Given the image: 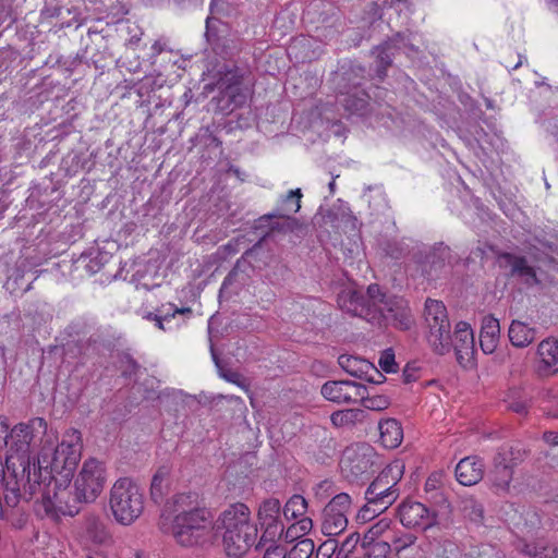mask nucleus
Wrapping results in <instances>:
<instances>
[{
  "label": "nucleus",
  "instance_id": "nucleus-1",
  "mask_svg": "<svg viewBox=\"0 0 558 558\" xmlns=\"http://www.w3.org/2000/svg\"><path fill=\"white\" fill-rule=\"evenodd\" d=\"M341 307L377 326H392L409 330L414 324L409 302L397 295H387L380 286L372 283L366 293L349 291L340 299Z\"/></svg>",
  "mask_w": 558,
  "mask_h": 558
},
{
  "label": "nucleus",
  "instance_id": "nucleus-2",
  "mask_svg": "<svg viewBox=\"0 0 558 558\" xmlns=\"http://www.w3.org/2000/svg\"><path fill=\"white\" fill-rule=\"evenodd\" d=\"M107 476L105 462L96 458L86 459L74 480L73 492L69 490V487H63L56 490L52 496L50 490L43 495V512L53 521L60 520L62 515H76L81 504H92L100 496Z\"/></svg>",
  "mask_w": 558,
  "mask_h": 558
},
{
  "label": "nucleus",
  "instance_id": "nucleus-3",
  "mask_svg": "<svg viewBox=\"0 0 558 558\" xmlns=\"http://www.w3.org/2000/svg\"><path fill=\"white\" fill-rule=\"evenodd\" d=\"M424 315L428 327L427 340L437 354L444 355L453 348L460 364L473 356L475 341L473 330L468 323L459 322L452 337L445 304L433 299L425 301Z\"/></svg>",
  "mask_w": 558,
  "mask_h": 558
},
{
  "label": "nucleus",
  "instance_id": "nucleus-4",
  "mask_svg": "<svg viewBox=\"0 0 558 558\" xmlns=\"http://www.w3.org/2000/svg\"><path fill=\"white\" fill-rule=\"evenodd\" d=\"M47 422L43 417H33L26 423L16 424L10 432V439L5 465L7 469L12 473L16 474V471L21 469L22 481L25 493L29 496L36 493L37 487L40 486V482L37 481V472L35 464L33 465V472L31 469V446L36 445L37 441H41L43 437L47 433Z\"/></svg>",
  "mask_w": 558,
  "mask_h": 558
},
{
  "label": "nucleus",
  "instance_id": "nucleus-5",
  "mask_svg": "<svg viewBox=\"0 0 558 558\" xmlns=\"http://www.w3.org/2000/svg\"><path fill=\"white\" fill-rule=\"evenodd\" d=\"M192 495H178L177 511L171 524V534L175 542L183 547H207L214 544L217 534L214 529L213 515L205 508L194 507L185 510L187 499Z\"/></svg>",
  "mask_w": 558,
  "mask_h": 558
},
{
  "label": "nucleus",
  "instance_id": "nucleus-6",
  "mask_svg": "<svg viewBox=\"0 0 558 558\" xmlns=\"http://www.w3.org/2000/svg\"><path fill=\"white\" fill-rule=\"evenodd\" d=\"M225 529L222 543L229 557L241 558L257 544V526L251 522V511L242 502L229 506L220 515Z\"/></svg>",
  "mask_w": 558,
  "mask_h": 558
},
{
  "label": "nucleus",
  "instance_id": "nucleus-7",
  "mask_svg": "<svg viewBox=\"0 0 558 558\" xmlns=\"http://www.w3.org/2000/svg\"><path fill=\"white\" fill-rule=\"evenodd\" d=\"M69 438V440L63 439L50 454L43 452L38 460L39 474L36 476L37 481L39 482V478H41V469L44 468L45 472L49 474L50 481L54 484L53 493L63 487H69L81 460L80 433L73 430Z\"/></svg>",
  "mask_w": 558,
  "mask_h": 558
},
{
  "label": "nucleus",
  "instance_id": "nucleus-8",
  "mask_svg": "<svg viewBox=\"0 0 558 558\" xmlns=\"http://www.w3.org/2000/svg\"><path fill=\"white\" fill-rule=\"evenodd\" d=\"M109 505L114 519L123 525H130L144 510V495L135 482L121 477L110 489Z\"/></svg>",
  "mask_w": 558,
  "mask_h": 558
},
{
  "label": "nucleus",
  "instance_id": "nucleus-9",
  "mask_svg": "<svg viewBox=\"0 0 558 558\" xmlns=\"http://www.w3.org/2000/svg\"><path fill=\"white\" fill-rule=\"evenodd\" d=\"M402 472L403 465L398 462L385 468L367 487L365 500H369L377 510H387L399 497L397 485Z\"/></svg>",
  "mask_w": 558,
  "mask_h": 558
},
{
  "label": "nucleus",
  "instance_id": "nucleus-10",
  "mask_svg": "<svg viewBox=\"0 0 558 558\" xmlns=\"http://www.w3.org/2000/svg\"><path fill=\"white\" fill-rule=\"evenodd\" d=\"M376 459L377 454L371 445L357 444L344 450L341 469L349 481L359 482L376 472Z\"/></svg>",
  "mask_w": 558,
  "mask_h": 558
},
{
  "label": "nucleus",
  "instance_id": "nucleus-11",
  "mask_svg": "<svg viewBox=\"0 0 558 558\" xmlns=\"http://www.w3.org/2000/svg\"><path fill=\"white\" fill-rule=\"evenodd\" d=\"M281 504L277 498H268L260 502L257 511V520L263 534L256 544V550L263 548L268 542H276L283 533V524L280 519Z\"/></svg>",
  "mask_w": 558,
  "mask_h": 558
},
{
  "label": "nucleus",
  "instance_id": "nucleus-12",
  "mask_svg": "<svg viewBox=\"0 0 558 558\" xmlns=\"http://www.w3.org/2000/svg\"><path fill=\"white\" fill-rule=\"evenodd\" d=\"M351 509V497L347 493L337 494L323 510L322 532L337 536L348 526L347 514Z\"/></svg>",
  "mask_w": 558,
  "mask_h": 558
},
{
  "label": "nucleus",
  "instance_id": "nucleus-13",
  "mask_svg": "<svg viewBox=\"0 0 558 558\" xmlns=\"http://www.w3.org/2000/svg\"><path fill=\"white\" fill-rule=\"evenodd\" d=\"M497 265L504 269L506 277L515 278L527 287H534L541 283L536 268L529 264L523 255H517L510 252H499L496 256Z\"/></svg>",
  "mask_w": 558,
  "mask_h": 558
},
{
  "label": "nucleus",
  "instance_id": "nucleus-14",
  "mask_svg": "<svg viewBox=\"0 0 558 558\" xmlns=\"http://www.w3.org/2000/svg\"><path fill=\"white\" fill-rule=\"evenodd\" d=\"M120 337L111 329H97L86 341L75 343L82 359L105 357L111 355L119 344Z\"/></svg>",
  "mask_w": 558,
  "mask_h": 558
},
{
  "label": "nucleus",
  "instance_id": "nucleus-15",
  "mask_svg": "<svg viewBox=\"0 0 558 558\" xmlns=\"http://www.w3.org/2000/svg\"><path fill=\"white\" fill-rule=\"evenodd\" d=\"M400 522L407 527H420L426 530L437 522V513L434 508H428L422 502L407 500L399 508Z\"/></svg>",
  "mask_w": 558,
  "mask_h": 558
},
{
  "label": "nucleus",
  "instance_id": "nucleus-16",
  "mask_svg": "<svg viewBox=\"0 0 558 558\" xmlns=\"http://www.w3.org/2000/svg\"><path fill=\"white\" fill-rule=\"evenodd\" d=\"M371 97L365 89H338L336 101L348 117H363L369 112Z\"/></svg>",
  "mask_w": 558,
  "mask_h": 558
},
{
  "label": "nucleus",
  "instance_id": "nucleus-17",
  "mask_svg": "<svg viewBox=\"0 0 558 558\" xmlns=\"http://www.w3.org/2000/svg\"><path fill=\"white\" fill-rule=\"evenodd\" d=\"M193 317V310L189 306L179 307L173 303L159 306L157 328L171 331L185 325Z\"/></svg>",
  "mask_w": 558,
  "mask_h": 558
},
{
  "label": "nucleus",
  "instance_id": "nucleus-18",
  "mask_svg": "<svg viewBox=\"0 0 558 558\" xmlns=\"http://www.w3.org/2000/svg\"><path fill=\"white\" fill-rule=\"evenodd\" d=\"M361 384L351 380H329L322 386L323 397L333 403H352Z\"/></svg>",
  "mask_w": 558,
  "mask_h": 558
},
{
  "label": "nucleus",
  "instance_id": "nucleus-19",
  "mask_svg": "<svg viewBox=\"0 0 558 558\" xmlns=\"http://www.w3.org/2000/svg\"><path fill=\"white\" fill-rule=\"evenodd\" d=\"M484 468V462L478 457H465L456 466V477L464 486L475 485L483 478Z\"/></svg>",
  "mask_w": 558,
  "mask_h": 558
},
{
  "label": "nucleus",
  "instance_id": "nucleus-20",
  "mask_svg": "<svg viewBox=\"0 0 558 558\" xmlns=\"http://www.w3.org/2000/svg\"><path fill=\"white\" fill-rule=\"evenodd\" d=\"M539 356L538 373L542 375H553L558 373V340L546 338L537 347Z\"/></svg>",
  "mask_w": 558,
  "mask_h": 558
},
{
  "label": "nucleus",
  "instance_id": "nucleus-21",
  "mask_svg": "<svg viewBox=\"0 0 558 558\" xmlns=\"http://www.w3.org/2000/svg\"><path fill=\"white\" fill-rule=\"evenodd\" d=\"M242 77L233 72H228L225 77L219 81V88L222 90V99H228L223 110L232 111L235 107L241 106L245 101V95L240 93Z\"/></svg>",
  "mask_w": 558,
  "mask_h": 558
},
{
  "label": "nucleus",
  "instance_id": "nucleus-22",
  "mask_svg": "<svg viewBox=\"0 0 558 558\" xmlns=\"http://www.w3.org/2000/svg\"><path fill=\"white\" fill-rule=\"evenodd\" d=\"M515 549L530 558H557L558 548L550 545L543 538L527 542L524 538H519L515 542Z\"/></svg>",
  "mask_w": 558,
  "mask_h": 558
},
{
  "label": "nucleus",
  "instance_id": "nucleus-23",
  "mask_svg": "<svg viewBox=\"0 0 558 558\" xmlns=\"http://www.w3.org/2000/svg\"><path fill=\"white\" fill-rule=\"evenodd\" d=\"M500 325L499 320L493 315H487L483 318L482 328L480 332V345L485 354H492L499 341Z\"/></svg>",
  "mask_w": 558,
  "mask_h": 558
},
{
  "label": "nucleus",
  "instance_id": "nucleus-24",
  "mask_svg": "<svg viewBox=\"0 0 558 558\" xmlns=\"http://www.w3.org/2000/svg\"><path fill=\"white\" fill-rule=\"evenodd\" d=\"M504 458L494 457L493 470L490 471L489 480L496 493H507L510 487V483L513 478V470L511 465L502 462Z\"/></svg>",
  "mask_w": 558,
  "mask_h": 558
},
{
  "label": "nucleus",
  "instance_id": "nucleus-25",
  "mask_svg": "<svg viewBox=\"0 0 558 558\" xmlns=\"http://www.w3.org/2000/svg\"><path fill=\"white\" fill-rule=\"evenodd\" d=\"M380 442L389 449L397 448L403 439V429L401 424L395 418L380 421L378 424Z\"/></svg>",
  "mask_w": 558,
  "mask_h": 558
},
{
  "label": "nucleus",
  "instance_id": "nucleus-26",
  "mask_svg": "<svg viewBox=\"0 0 558 558\" xmlns=\"http://www.w3.org/2000/svg\"><path fill=\"white\" fill-rule=\"evenodd\" d=\"M391 43H383L373 48L372 54L375 58L376 76L384 81L387 76V70L392 65L393 57L397 51L391 49Z\"/></svg>",
  "mask_w": 558,
  "mask_h": 558
},
{
  "label": "nucleus",
  "instance_id": "nucleus-27",
  "mask_svg": "<svg viewBox=\"0 0 558 558\" xmlns=\"http://www.w3.org/2000/svg\"><path fill=\"white\" fill-rule=\"evenodd\" d=\"M276 217L277 215L271 211L258 217L253 221L252 230L254 232H258L260 236L252 247L245 251L246 256H254L258 254V252H260L262 244H264L270 236H272V232L270 231L271 218Z\"/></svg>",
  "mask_w": 558,
  "mask_h": 558
},
{
  "label": "nucleus",
  "instance_id": "nucleus-28",
  "mask_svg": "<svg viewBox=\"0 0 558 558\" xmlns=\"http://www.w3.org/2000/svg\"><path fill=\"white\" fill-rule=\"evenodd\" d=\"M508 337L512 345L525 348L536 337V329L520 320H512L508 330Z\"/></svg>",
  "mask_w": 558,
  "mask_h": 558
},
{
  "label": "nucleus",
  "instance_id": "nucleus-29",
  "mask_svg": "<svg viewBox=\"0 0 558 558\" xmlns=\"http://www.w3.org/2000/svg\"><path fill=\"white\" fill-rule=\"evenodd\" d=\"M272 262H275V257L270 254L269 251L265 250L264 244H262L260 252L254 256H246L244 252L241 258L236 260L234 268L225 278L222 287L227 286L231 276L235 272L236 269L241 268L243 263H247L252 268L263 269L270 267Z\"/></svg>",
  "mask_w": 558,
  "mask_h": 558
},
{
  "label": "nucleus",
  "instance_id": "nucleus-30",
  "mask_svg": "<svg viewBox=\"0 0 558 558\" xmlns=\"http://www.w3.org/2000/svg\"><path fill=\"white\" fill-rule=\"evenodd\" d=\"M366 70L361 64H351L342 74L338 83V89H363Z\"/></svg>",
  "mask_w": 558,
  "mask_h": 558
},
{
  "label": "nucleus",
  "instance_id": "nucleus-31",
  "mask_svg": "<svg viewBox=\"0 0 558 558\" xmlns=\"http://www.w3.org/2000/svg\"><path fill=\"white\" fill-rule=\"evenodd\" d=\"M303 197L301 189L290 190L279 199L278 207L274 210L277 217L292 216L301 208V198Z\"/></svg>",
  "mask_w": 558,
  "mask_h": 558
},
{
  "label": "nucleus",
  "instance_id": "nucleus-32",
  "mask_svg": "<svg viewBox=\"0 0 558 558\" xmlns=\"http://www.w3.org/2000/svg\"><path fill=\"white\" fill-rule=\"evenodd\" d=\"M361 546L364 550V558H387L391 551L389 541L375 539L367 534L363 537Z\"/></svg>",
  "mask_w": 558,
  "mask_h": 558
},
{
  "label": "nucleus",
  "instance_id": "nucleus-33",
  "mask_svg": "<svg viewBox=\"0 0 558 558\" xmlns=\"http://www.w3.org/2000/svg\"><path fill=\"white\" fill-rule=\"evenodd\" d=\"M365 418V411L362 409H344L335 411L330 415L331 424L337 427H351Z\"/></svg>",
  "mask_w": 558,
  "mask_h": 558
},
{
  "label": "nucleus",
  "instance_id": "nucleus-34",
  "mask_svg": "<svg viewBox=\"0 0 558 558\" xmlns=\"http://www.w3.org/2000/svg\"><path fill=\"white\" fill-rule=\"evenodd\" d=\"M529 456V450H526L520 444L511 445V446H502L498 449L495 454L496 458H504L502 462L505 464L511 465L513 470L517 465L522 463L525 458Z\"/></svg>",
  "mask_w": 558,
  "mask_h": 558
},
{
  "label": "nucleus",
  "instance_id": "nucleus-35",
  "mask_svg": "<svg viewBox=\"0 0 558 558\" xmlns=\"http://www.w3.org/2000/svg\"><path fill=\"white\" fill-rule=\"evenodd\" d=\"M168 476L169 469L167 466H160L153 476L150 484V498L155 504H159L163 499L168 488Z\"/></svg>",
  "mask_w": 558,
  "mask_h": 558
},
{
  "label": "nucleus",
  "instance_id": "nucleus-36",
  "mask_svg": "<svg viewBox=\"0 0 558 558\" xmlns=\"http://www.w3.org/2000/svg\"><path fill=\"white\" fill-rule=\"evenodd\" d=\"M313 521L311 518L304 517L301 518L298 522L291 524L283 533L281 537H283L286 543L298 542L303 539L304 536L312 530Z\"/></svg>",
  "mask_w": 558,
  "mask_h": 558
},
{
  "label": "nucleus",
  "instance_id": "nucleus-37",
  "mask_svg": "<svg viewBox=\"0 0 558 558\" xmlns=\"http://www.w3.org/2000/svg\"><path fill=\"white\" fill-rule=\"evenodd\" d=\"M339 365L351 376L362 378V374H367L372 364L365 360H361L351 355H340Z\"/></svg>",
  "mask_w": 558,
  "mask_h": 558
},
{
  "label": "nucleus",
  "instance_id": "nucleus-38",
  "mask_svg": "<svg viewBox=\"0 0 558 558\" xmlns=\"http://www.w3.org/2000/svg\"><path fill=\"white\" fill-rule=\"evenodd\" d=\"M17 472L19 470L16 474L13 473V480H4L0 487V497L2 496L4 504L10 508L16 507L21 498Z\"/></svg>",
  "mask_w": 558,
  "mask_h": 558
},
{
  "label": "nucleus",
  "instance_id": "nucleus-39",
  "mask_svg": "<svg viewBox=\"0 0 558 558\" xmlns=\"http://www.w3.org/2000/svg\"><path fill=\"white\" fill-rule=\"evenodd\" d=\"M304 228L305 226L292 216L271 218L270 231L272 232V235L276 233L287 234L290 232H299Z\"/></svg>",
  "mask_w": 558,
  "mask_h": 558
},
{
  "label": "nucleus",
  "instance_id": "nucleus-40",
  "mask_svg": "<svg viewBox=\"0 0 558 558\" xmlns=\"http://www.w3.org/2000/svg\"><path fill=\"white\" fill-rule=\"evenodd\" d=\"M355 397L361 399L364 408L374 410V411L385 410L390 404L389 399L386 396H383V395L369 396L367 393L366 386H364L362 384L360 387H357V393H355Z\"/></svg>",
  "mask_w": 558,
  "mask_h": 558
},
{
  "label": "nucleus",
  "instance_id": "nucleus-41",
  "mask_svg": "<svg viewBox=\"0 0 558 558\" xmlns=\"http://www.w3.org/2000/svg\"><path fill=\"white\" fill-rule=\"evenodd\" d=\"M460 510L463 512L464 517L473 522L480 523L484 519V507L482 502L473 496H465L461 498Z\"/></svg>",
  "mask_w": 558,
  "mask_h": 558
},
{
  "label": "nucleus",
  "instance_id": "nucleus-42",
  "mask_svg": "<svg viewBox=\"0 0 558 558\" xmlns=\"http://www.w3.org/2000/svg\"><path fill=\"white\" fill-rule=\"evenodd\" d=\"M307 511V501L301 495H293L286 502L282 513L287 520L298 519L303 517Z\"/></svg>",
  "mask_w": 558,
  "mask_h": 558
},
{
  "label": "nucleus",
  "instance_id": "nucleus-43",
  "mask_svg": "<svg viewBox=\"0 0 558 558\" xmlns=\"http://www.w3.org/2000/svg\"><path fill=\"white\" fill-rule=\"evenodd\" d=\"M85 529L95 543L101 544L108 538V532L98 517H88L86 519Z\"/></svg>",
  "mask_w": 558,
  "mask_h": 558
},
{
  "label": "nucleus",
  "instance_id": "nucleus-44",
  "mask_svg": "<svg viewBox=\"0 0 558 558\" xmlns=\"http://www.w3.org/2000/svg\"><path fill=\"white\" fill-rule=\"evenodd\" d=\"M360 542L359 533H351L348 535L340 545L335 546L333 554L336 558H349V556L354 551L356 545Z\"/></svg>",
  "mask_w": 558,
  "mask_h": 558
},
{
  "label": "nucleus",
  "instance_id": "nucleus-45",
  "mask_svg": "<svg viewBox=\"0 0 558 558\" xmlns=\"http://www.w3.org/2000/svg\"><path fill=\"white\" fill-rule=\"evenodd\" d=\"M214 49L222 58H231L240 51L241 43L239 39L218 38Z\"/></svg>",
  "mask_w": 558,
  "mask_h": 558
},
{
  "label": "nucleus",
  "instance_id": "nucleus-46",
  "mask_svg": "<svg viewBox=\"0 0 558 558\" xmlns=\"http://www.w3.org/2000/svg\"><path fill=\"white\" fill-rule=\"evenodd\" d=\"M314 542L310 538L298 541L288 551V558H310L314 553Z\"/></svg>",
  "mask_w": 558,
  "mask_h": 558
},
{
  "label": "nucleus",
  "instance_id": "nucleus-47",
  "mask_svg": "<svg viewBox=\"0 0 558 558\" xmlns=\"http://www.w3.org/2000/svg\"><path fill=\"white\" fill-rule=\"evenodd\" d=\"M269 268L270 269L266 274V277L274 284H278L281 281L286 280L290 274L288 266L279 260H277L276 258Z\"/></svg>",
  "mask_w": 558,
  "mask_h": 558
},
{
  "label": "nucleus",
  "instance_id": "nucleus-48",
  "mask_svg": "<svg viewBox=\"0 0 558 558\" xmlns=\"http://www.w3.org/2000/svg\"><path fill=\"white\" fill-rule=\"evenodd\" d=\"M211 352H213V359L216 363V366L219 369L220 376L229 383L235 384L241 388H246L245 379L243 378V376L239 372L222 368L218 356L214 352V349H211Z\"/></svg>",
  "mask_w": 558,
  "mask_h": 558
},
{
  "label": "nucleus",
  "instance_id": "nucleus-49",
  "mask_svg": "<svg viewBox=\"0 0 558 558\" xmlns=\"http://www.w3.org/2000/svg\"><path fill=\"white\" fill-rule=\"evenodd\" d=\"M378 364L380 368L386 373H395L397 372L398 365L395 361V353L391 348L383 351Z\"/></svg>",
  "mask_w": 558,
  "mask_h": 558
},
{
  "label": "nucleus",
  "instance_id": "nucleus-50",
  "mask_svg": "<svg viewBox=\"0 0 558 558\" xmlns=\"http://www.w3.org/2000/svg\"><path fill=\"white\" fill-rule=\"evenodd\" d=\"M384 43H391V49L396 50L397 52L401 50L402 48H409L412 51H416L417 49L412 45L409 40V36L404 33H397L389 39L385 40Z\"/></svg>",
  "mask_w": 558,
  "mask_h": 558
},
{
  "label": "nucleus",
  "instance_id": "nucleus-51",
  "mask_svg": "<svg viewBox=\"0 0 558 558\" xmlns=\"http://www.w3.org/2000/svg\"><path fill=\"white\" fill-rule=\"evenodd\" d=\"M111 258V255H109L107 252H98L95 257H92L86 265V269L90 274L98 272L101 267L109 262Z\"/></svg>",
  "mask_w": 558,
  "mask_h": 558
},
{
  "label": "nucleus",
  "instance_id": "nucleus-52",
  "mask_svg": "<svg viewBox=\"0 0 558 558\" xmlns=\"http://www.w3.org/2000/svg\"><path fill=\"white\" fill-rule=\"evenodd\" d=\"M416 537L413 534L407 533L400 537L393 536L390 539L391 549L393 548L397 553L414 544Z\"/></svg>",
  "mask_w": 558,
  "mask_h": 558
},
{
  "label": "nucleus",
  "instance_id": "nucleus-53",
  "mask_svg": "<svg viewBox=\"0 0 558 558\" xmlns=\"http://www.w3.org/2000/svg\"><path fill=\"white\" fill-rule=\"evenodd\" d=\"M384 511L385 510H377V507L372 506L369 500H366V504L360 509L357 513V519L364 522L371 521Z\"/></svg>",
  "mask_w": 558,
  "mask_h": 558
},
{
  "label": "nucleus",
  "instance_id": "nucleus-54",
  "mask_svg": "<svg viewBox=\"0 0 558 558\" xmlns=\"http://www.w3.org/2000/svg\"><path fill=\"white\" fill-rule=\"evenodd\" d=\"M122 363H125V367L122 372L124 377H132L136 375L140 369V364L128 353H125L122 357Z\"/></svg>",
  "mask_w": 558,
  "mask_h": 558
},
{
  "label": "nucleus",
  "instance_id": "nucleus-55",
  "mask_svg": "<svg viewBox=\"0 0 558 558\" xmlns=\"http://www.w3.org/2000/svg\"><path fill=\"white\" fill-rule=\"evenodd\" d=\"M450 256V247L445 245L442 242L437 243L433 247V252L430 257L433 258L432 263L435 264V258L439 259L440 263H444Z\"/></svg>",
  "mask_w": 558,
  "mask_h": 558
},
{
  "label": "nucleus",
  "instance_id": "nucleus-56",
  "mask_svg": "<svg viewBox=\"0 0 558 558\" xmlns=\"http://www.w3.org/2000/svg\"><path fill=\"white\" fill-rule=\"evenodd\" d=\"M505 401L507 403L508 410L521 415L527 413V404L524 400L514 399L511 396H509V398Z\"/></svg>",
  "mask_w": 558,
  "mask_h": 558
},
{
  "label": "nucleus",
  "instance_id": "nucleus-57",
  "mask_svg": "<svg viewBox=\"0 0 558 558\" xmlns=\"http://www.w3.org/2000/svg\"><path fill=\"white\" fill-rule=\"evenodd\" d=\"M104 29H94L88 28L86 37H82V44L84 45V53H86L89 49V41L90 43H97L99 40H104L105 36L101 35Z\"/></svg>",
  "mask_w": 558,
  "mask_h": 558
},
{
  "label": "nucleus",
  "instance_id": "nucleus-58",
  "mask_svg": "<svg viewBox=\"0 0 558 558\" xmlns=\"http://www.w3.org/2000/svg\"><path fill=\"white\" fill-rule=\"evenodd\" d=\"M271 545L265 550L263 558H288V550L281 546L270 542Z\"/></svg>",
  "mask_w": 558,
  "mask_h": 558
},
{
  "label": "nucleus",
  "instance_id": "nucleus-59",
  "mask_svg": "<svg viewBox=\"0 0 558 558\" xmlns=\"http://www.w3.org/2000/svg\"><path fill=\"white\" fill-rule=\"evenodd\" d=\"M174 396L175 398H180L182 403L187 405L191 411H196L197 404L202 402L201 399H198L196 396L185 393L182 390L177 391Z\"/></svg>",
  "mask_w": 558,
  "mask_h": 558
},
{
  "label": "nucleus",
  "instance_id": "nucleus-60",
  "mask_svg": "<svg viewBox=\"0 0 558 558\" xmlns=\"http://www.w3.org/2000/svg\"><path fill=\"white\" fill-rule=\"evenodd\" d=\"M420 367L415 363H408L403 369V381L410 384L418 379Z\"/></svg>",
  "mask_w": 558,
  "mask_h": 558
},
{
  "label": "nucleus",
  "instance_id": "nucleus-61",
  "mask_svg": "<svg viewBox=\"0 0 558 558\" xmlns=\"http://www.w3.org/2000/svg\"><path fill=\"white\" fill-rule=\"evenodd\" d=\"M7 420H0V449L9 445L10 433Z\"/></svg>",
  "mask_w": 558,
  "mask_h": 558
},
{
  "label": "nucleus",
  "instance_id": "nucleus-62",
  "mask_svg": "<svg viewBox=\"0 0 558 558\" xmlns=\"http://www.w3.org/2000/svg\"><path fill=\"white\" fill-rule=\"evenodd\" d=\"M245 241L244 236H238L230 242H228L226 245L222 246V248L227 252V254H235L239 251V245Z\"/></svg>",
  "mask_w": 558,
  "mask_h": 558
},
{
  "label": "nucleus",
  "instance_id": "nucleus-63",
  "mask_svg": "<svg viewBox=\"0 0 558 558\" xmlns=\"http://www.w3.org/2000/svg\"><path fill=\"white\" fill-rule=\"evenodd\" d=\"M226 0H211L210 1V12L211 13H222L227 9Z\"/></svg>",
  "mask_w": 558,
  "mask_h": 558
},
{
  "label": "nucleus",
  "instance_id": "nucleus-64",
  "mask_svg": "<svg viewBox=\"0 0 558 558\" xmlns=\"http://www.w3.org/2000/svg\"><path fill=\"white\" fill-rule=\"evenodd\" d=\"M543 439L548 445L558 446V432L547 430L543 434Z\"/></svg>",
  "mask_w": 558,
  "mask_h": 558
}]
</instances>
